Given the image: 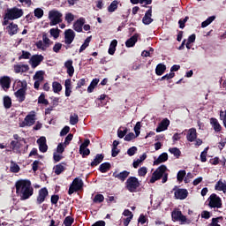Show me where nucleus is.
Segmentation results:
<instances>
[{
	"label": "nucleus",
	"instance_id": "nucleus-18",
	"mask_svg": "<svg viewBox=\"0 0 226 226\" xmlns=\"http://www.w3.org/2000/svg\"><path fill=\"white\" fill-rule=\"evenodd\" d=\"M26 90L25 88H19L15 92V97L18 99L19 103H23L26 101Z\"/></svg>",
	"mask_w": 226,
	"mask_h": 226
},
{
	"label": "nucleus",
	"instance_id": "nucleus-50",
	"mask_svg": "<svg viewBox=\"0 0 226 226\" xmlns=\"http://www.w3.org/2000/svg\"><path fill=\"white\" fill-rule=\"evenodd\" d=\"M34 17H36L38 19H41L43 17V10L41 8H36L34 10Z\"/></svg>",
	"mask_w": 226,
	"mask_h": 226
},
{
	"label": "nucleus",
	"instance_id": "nucleus-27",
	"mask_svg": "<svg viewBox=\"0 0 226 226\" xmlns=\"http://www.w3.org/2000/svg\"><path fill=\"white\" fill-rule=\"evenodd\" d=\"M167 161H168V154L163 153V154H160L156 160L154 161V166H158L159 164L166 162Z\"/></svg>",
	"mask_w": 226,
	"mask_h": 226
},
{
	"label": "nucleus",
	"instance_id": "nucleus-21",
	"mask_svg": "<svg viewBox=\"0 0 226 226\" xmlns=\"http://www.w3.org/2000/svg\"><path fill=\"white\" fill-rule=\"evenodd\" d=\"M5 30H7L8 35L13 36L18 34L19 26L18 25L12 22V23H10V25H8L5 27Z\"/></svg>",
	"mask_w": 226,
	"mask_h": 226
},
{
	"label": "nucleus",
	"instance_id": "nucleus-53",
	"mask_svg": "<svg viewBox=\"0 0 226 226\" xmlns=\"http://www.w3.org/2000/svg\"><path fill=\"white\" fill-rule=\"evenodd\" d=\"M21 56H19V60H21V59H30L31 58V53H29L28 51H21Z\"/></svg>",
	"mask_w": 226,
	"mask_h": 226
},
{
	"label": "nucleus",
	"instance_id": "nucleus-48",
	"mask_svg": "<svg viewBox=\"0 0 226 226\" xmlns=\"http://www.w3.org/2000/svg\"><path fill=\"white\" fill-rule=\"evenodd\" d=\"M94 203L97 204H101L102 202L104 201V196L102 194H96L95 197H94L93 200Z\"/></svg>",
	"mask_w": 226,
	"mask_h": 226
},
{
	"label": "nucleus",
	"instance_id": "nucleus-46",
	"mask_svg": "<svg viewBox=\"0 0 226 226\" xmlns=\"http://www.w3.org/2000/svg\"><path fill=\"white\" fill-rule=\"evenodd\" d=\"M73 222H75V219L73 217L67 216L64 219L63 224L64 226H72Z\"/></svg>",
	"mask_w": 226,
	"mask_h": 226
},
{
	"label": "nucleus",
	"instance_id": "nucleus-37",
	"mask_svg": "<svg viewBox=\"0 0 226 226\" xmlns=\"http://www.w3.org/2000/svg\"><path fill=\"white\" fill-rule=\"evenodd\" d=\"M98 83H100V79H94L91 81L90 85H88V87H87V93H93L94 91L96 85H98Z\"/></svg>",
	"mask_w": 226,
	"mask_h": 226
},
{
	"label": "nucleus",
	"instance_id": "nucleus-34",
	"mask_svg": "<svg viewBox=\"0 0 226 226\" xmlns=\"http://www.w3.org/2000/svg\"><path fill=\"white\" fill-rule=\"evenodd\" d=\"M165 70H167V67L163 64H159L156 65V68L154 69V72L157 76H162L165 72Z\"/></svg>",
	"mask_w": 226,
	"mask_h": 226
},
{
	"label": "nucleus",
	"instance_id": "nucleus-64",
	"mask_svg": "<svg viewBox=\"0 0 226 226\" xmlns=\"http://www.w3.org/2000/svg\"><path fill=\"white\" fill-rule=\"evenodd\" d=\"M201 218L208 220L209 218H211V213H209L208 211L201 212Z\"/></svg>",
	"mask_w": 226,
	"mask_h": 226
},
{
	"label": "nucleus",
	"instance_id": "nucleus-45",
	"mask_svg": "<svg viewBox=\"0 0 226 226\" xmlns=\"http://www.w3.org/2000/svg\"><path fill=\"white\" fill-rule=\"evenodd\" d=\"M186 176V171L185 170H181L177 173V180H178L179 183H182L184 181L185 177Z\"/></svg>",
	"mask_w": 226,
	"mask_h": 226
},
{
	"label": "nucleus",
	"instance_id": "nucleus-19",
	"mask_svg": "<svg viewBox=\"0 0 226 226\" xmlns=\"http://www.w3.org/2000/svg\"><path fill=\"white\" fill-rule=\"evenodd\" d=\"M73 61L72 60H67L65 63H64V67L67 69V73L70 78H72L73 74L75 73V68L73 67Z\"/></svg>",
	"mask_w": 226,
	"mask_h": 226
},
{
	"label": "nucleus",
	"instance_id": "nucleus-59",
	"mask_svg": "<svg viewBox=\"0 0 226 226\" xmlns=\"http://www.w3.org/2000/svg\"><path fill=\"white\" fill-rule=\"evenodd\" d=\"M87 84V80L85 79H79V82H77L76 90L81 88Z\"/></svg>",
	"mask_w": 226,
	"mask_h": 226
},
{
	"label": "nucleus",
	"instance_id": "nucleus-32",
	"mask_svg": "<svg viewBox=\"0 0 226 226\" xmlns=\"http://www.w3.org/2000/svg\"><path fill=\"white\" fill-rule=\"evenodd\" d=\"M117 40H112L109 44V48L108 49V54L110 56H114L115 51H117Z\"/></svg>",
	"mask_w": 226,
	"mask_h": 226
},
{
	"label": "nucleus",
	"instance_id": "nucleus-8",
	"mask_svg": "<svg viewBox=\"0 0 226 226\" xmlns=\"http://www.w3.org/2000/svg\"><path fill=\"white\" fill-rule=\"evenodd\" d=\"M83 186H84V182L81 179H79V177L74 178L71 185L69 186V190H68L69 196L72 195L77 192H79Z\"/></svg>",
	"mask_w": 226,
	"mask_h": 226
},
{
	"label": "nucleus",
	"instance_id": "nucleus-49",
	"mask_svg": "<svg viewBox=\"0 0 226 226\" xmlns=\"http://www.w3.org/2000/svg\"><path fill=\"white\" fill-rule=\"evenodd\" d=\"M223 220V217L220 216V217H217V218H212V222L211 223L208 224V226H221L219 224V221H222Z\"/></svg>",
	"mask_w": 226,
	"mask_h": 226
},
{
	"label": "nucleus",
	"instance_id": "nucleus-1",
	"mask_svg": "<svg viewBox=\"0 0 226 226\" xmlns=\"http://www.w3.org/2000/svg\"><path fill=\"white\" fill-rule=\"evenodd\" d=\"M16 194L20 197L21 200H26L33 196L34 189L32 183L26 179H20L15 183Z\"/></svg>",
	"mask_w": 226,
	"mask_h": 226
},
{
	"label": "nucleus",
	"instance_id": "nucleus-63",
	"mask_svg": "<svg viewBox=\"0 0 226 226\" xmlns=\"http://www.w3.org/2000/svg\"><path fill=\"white\" fill-rule=\"evenodd\" d=\"M40 161H34L32 163V170L36 172L38 170V165H40Z\"/></svg>",
	"mask_w": 226,
	"mask_h": 226
},
{
	"label": "nucleus",
	"instance_id": "nucleus-29",
	"mask_svg": "<svg viewBox=\"0 0 226 226\" xmlns=\"http://www.w3.org/2000/svg\"><path fill=\"white\" fill-rule=\"evenodd\" d=\"M24 122L27 123V126L29 127L32 126L36 123V115L34 114L26 115V117H25Z\"/></svg>",
	"mask_w": 226,
	"mask_h": 226
},
{
	"label": "nucleus",
	"instance_id": "nucleus-44",
	"mask_svg": "<svg viewBox=\"0 0 226 226\" xmlns=\"http://www.w3.org/2000/svg\"><path fill=\"white\" fill-rule=\"evenodd\" d=\"M78 123H79V115L74 113L73 115H71V117H69V124H71L72 125H76Z\"/></svg>",
	"mask_w": 226,
	"mask_h": 226
},
{
	"label": "nucleus",
	"instance_id": "nucleus-9",
	"mask_svg": "<svg viewBox=\"0 0 226 226\" xmlns=\"http://www.w3.org/2000/svg\"><path fill=\"white\" fill-rule=\"evenodd\" d=\"M209 200V207L211 208H222V199L217 196L216 194H211L208 198Z\"/></svg>",
	"mask_w": 226,
	"mask_h": 226
},
{
	"label": "nucleus",
	"instance_id": "nucleus-31",
	"mask_svg": "<svg viewBox=\"0 0 226 226\" xmlns=\"http://www.w3.org/2000/svg\"><path fill=\"white\" fill-rule=\"evenodd\" d=\"M15 73L26 72L29 71V66L27 64H16L14 67Z\"/></svg>",
	"mask_w": 226,
	"mask_h": 226
},
{
	"label": "nucleus",
	"instance_id": "nucleus-20",
	"mask_svg": "<svg viewBox=\"0 0 226 226\" xmlns=\"http://www.w3.org/2000/svg\"><path fill=\"white\" fill-rule=\"evenodd\" d=\"M139 34H134L131 38L127 39L125 41L126 48H132L136 45L137 41H139Z\"/></svg>",
	"mask_w": 226,
	"mask_h": 226
},
{
	"label": "nucleus",
	"instance_id": "nucleus-11",
	"mask_svg": "<svg viewBox=\"0 0 226 226\" xmlns=\"http://www.w3.org/2000/svg\"><path fill=\"white\" fill-rule=\"evenodd\" d=\"M145 8H148L147 11H146L145 16L142 18L143 25H150L153 23L154 19L151 18L153 16V7L143 5Z\"/></svg>",
	"mask_w": 226,
	"mask_h": 226
},
{
	"label": "nucleus",
	"instance_id": "nucleus-35",
	"mask_svg": "<svg viewBox=\"0 0 226 226\" xmlns=\"http://www.w3.org/2000/svg\"><path fill=\"white\" fill-rule=\"evenodd\" d=\"M109 170H111V164L109 162H103L99 166V171H101L102 174H105Z\"/></svg>",
	"mask_w": 226,
	"mask_h": 226
},
{
	"label": "nucleus",
	"instance_id": "nucleus-5",
	"mask_svg": "<svg viewBox=\"0 0 226 226\" xmlns=\"http://www.w3.org/2000/svg\"><path fill=\"white\" fill-rule=\"evenodd\" d=\"M24 15V11L18 7H13L11 9H7L5 11L4 17L10 20L19 19Z\"/></svg>",
	"mask_w": 226,
	"mask_h": 226
},
{
	"label": "nucleus",
	"instance_id": "nucleus-33",
	"mask_svg": "<svg viewBox=\"0 0 226 226\" xmlns=\"http://www.w3.org/2000/svg\"><path fill=\"white\" fill-rule=\"evenodd\" d=\"M215 190H217L218 192H223V193H225L226 184L222 183V179L218 180L217 183H215Z\"/></svg>",
	"mask_w": 226,
	"mask_h": 226
},
{
	"label": "nucleus",
	"instance_id": "nucleus-23",
	"mask_svg": "<svg viewBox=\"0 0 226 226\" xmlns=\"http://www.w3.org/2000/svg\"><path fill=\"white\" fill-rule=\"evenodd\" d=\"M104 160V154H95V157L94 158V161L91 162L90 166L91 168H94L102 163Z\"/></svg>",
	"mask_w": 226,
	"mask_h": 226
},
{
	"label": "nucleus",
	"instance_id": "nucleus-22",
	"mask_svg": "<svg viewBox=\"0 0 226 226\" xmlns=\"http://www.w3.org/2000/svg\"><path fill=\"white\" fill-rule=\"evenodd\" d=\"M64 87H65V97H70L72 93V81L71 79H65L64 83Z\"/></svg>",
	"mask_w": 226,
	"mask_h": 226
},
{
	"label": "nucleus",
	"instance_id": "nucleus-13",
	"mask_svg": "<svg viewBox=\"0 0 226 226\" xmlns=\"http://www.w3.org/2000/svg\"><path fill=\"white\" fill-rule=\"evenodd\" d=\"M44 57L42 55H33L30 57V65H32V68H37V66H39L41 64V63H42Z\"/></svg>",
	"mask_w": 226,
	"mask_h": 226
},
{
	"label": "nucleus",
	"instance_id": "nucleus-51",
	"mask_svg": "<svg viewBox=\"0 0 226 226\" xmlns=\"http://www.w3.org/2000/svg\"><path fill=\"white\" fill-rule=\"evenodd\" d=\"M79 154L82 155V158H86L90 154V149L88 148H79Z\"/></svg>",
	"mask_w": 226,
	"mask_h": 226
},
{
	"label": "nucleus",
	"instance_id": "nucleus-2",
	"mask_svg": "<svg viewBox=\"0 0 226 226\" xmlns=\"http://www.w3.org/2000/svg\"><path fill=\"white\" fill-rule=\"evenodd\" d=\"M165 171H167V166L165 165H162L159 168L156 169V170L154 171V173H152V177L150 179V183L154 184L159 180H162V184L167 183L168 181V173H166Z\"/></svg>",
	"mask_w": 226,
	"mask_h": 226
},
{
	"label": "nucleus",
	"instance_id": "nucleus-14",
	"mask_svg": "<svg viewBox=\"0 0 226 226\" xmlns=\"http://www.w3.org/2000/svg\"><path fill=\"white\" fill-rule=\"evenodd\" d=\"M173 191H175L174 198H176V200H185L189 194L186 189H176V187H174Z\"/></svg>",
	"mask_w": 226,
	"mask_h": 226
},
{
	"label": "nucleus",
	"instance_id": "nucleus-7",
	"mask_svg": "<svg viewBox=\"0 0 226 226\" xmlns=\"http://www.w3.org/2000/svg\"><path fill=\"white\" fill-rule=\"evenodd\" d=\"M76 34L75 32L69 28L64 31V43H65V49H71V44H72L73 41H75Z\"/></svg>",
	"mask_w": 226,
	"mask_h": 226
},
{
	"label": "nucleus",
	"instance_id": "nucleus-6",
	"mask_svg": "<svg viewBox=\"0 0 226 226\" xmlns=\"http://www.w3.org/2000/svg\"><path fill=\"white\" fill-rule=\"evenodd\" d=\"M63 14L56 10H51L49 11V26H55L57 24L62 23Z\"/></svg>",
	"mask_w": 226,
	"mask_h": 226
},
{
	"label": "nucleus",
	"instance_id": "nucleus-41",
	"mask_svg": "<svg viewBox=\"0 0 226 226\" xmlns=\"http://www.w3.org/2000/svg\"><path fill=\"white\" fill-rule=\"evenodd\" d=\"M38 104H42L44 106L49 105V101L45 98V93H41L40 97H38Z\"/></svg>",
	"mask_w": 226,
	"mask_h": 226
},
{
	"label": "nucleus",
	"instance_id": "nucleus-43",
	"mask_svg": "<svg viewBox=\"0 0 226 226\" xmlns=\"http://www.w3.org/2000/svg\"><path fill=\"white\" fill-rule=\"evenodd\" d=\"M43 75H45L44 71H38L35 72L34 76H33V79L37 81H43Z\"/></svg>",
	"mask_w": 226,
	"mask_h": 226
},
{
	"label": "nucleus",
	"instance_id": "nucleus-16",
	"mask_svg": "<svg viewBox=\"0 0 226 226\" xmlns=\"http://www.w3.org/2000/svg\"><path fill=\"white\" fill-rule=\"evenodd\" d=\"M131 174L128 170H124L118 173L117 171L113 172L112 177L117 178L119 181L124 182L128 178L129 175Z\"/></svg>",
	"mask_w": 226,
	"mask_h": 226
},
{
	"label": "nucleus",
	"instance_id": "nucleus-61",
	"mask_svg": "<svg viewBox=\"0 0 226 226\" xmlns=\"http://www.w3.org/2000/svg\"><path fill=\"white\" fill-rule=\"evenodd\" d=\"M134 132L135 135L138 137L140 134V122H137L134 126Z\"/></svg>",
	"mask_w": 226,
	"mask_h": 226
},
{
	"label": "nucleus",
	"instance_id": "nucleus-40",
	"mask_svg": "<svg viewBox=\"0 0 226 226\" xmlns=\"http://www.w3.org/2000/svg\"><path fill=\"white\" fill-rule=\"evenodd\" d=\"M215 19H216L215 16L209 17L208 19H206V21L201 22V28H206L207 26L211 25V23L214 22Z\"/></svg>",
	"mask_w": 226,
	"mask_h": 226
},
{
	"label": "nucleus",
	"instance_id": "nucleus-25",
	"mask_svg": "<svg viewBox=\"0 0 226 226\" xmlns=\"http://www.w3.org/2000/svg\"><path fill=\"white\" fill-rule=\"evenodd\" d=\"M84 24H85L84 18H80L79 19H77V21L74 22V24H73L74 31H76L77 33L82 32V26H84Z\"/></svg>",
	"mask_w": 226,
	"mask_h": 226
},
{
	"label": "nucleus",
	"instance_id": "nucleus-26",
	"mask_svg": "<svg viewBox=\"0 0 226 226\" xmlns=\"http://www.w3.org/2000/svg\"><path fill=\"white\" fill-rule=\"evenodd\" d=\"M187 141L194 142L197 139V130L195 128H190L189 133L186 135Z\"/></svg>",
	"mask_w": 226,
	"mask_h": 226
},
{
	"label": "nucleus",
	"instance_id": "nucleus-12",
	"mask_svg": "<svg viewBox=\"0 0 226 226\" xmlns=\"http://www.w3.org/2000/svg\"><path fill=\"white\" fill-rule=\"evenodd\" d=\"M11 87V78L9 76L0 77V87L4 89V92H8Z\"/></svg>",
	"mask_w": 226,
	"mask_h": 226
},
{
	"label": "nucleus",
	"instance_id": "nucleus-17",
	"mask_svg": "<svg viewBox=\"0 0 226 226\" xmlns=\"http://www.w3.org/2000/svg\"><path fill=\"white\" fill-rule=\"evenodd\" d=\"M37 145L40 149L41 153H47L48 152V144L46 143V138L45 137H41L40 139H37Z\"/></svg>",
	"mask_w": 226,
	"mask_h": 226
},
{
	"label": "nucleus",
	"instance_id": "nucleus-38",
	"mask_svg": "<svg viewBox=\"0 0 226 226\" xmlns=\"http://www.w3.org/2000/svg\"><path fill=\"white\" fill-rule=\"evenodd\" d=\"M119 2L117 0H113L112 3H110L109 6H108V12L112 13L116 11L118 8Z\"/></svg>",
	"mask_w": 226,
	"mask_h": 226
},
{
	"label": "nucleus",
	"instance_id": "nucleus-30",
	"mask_svg": "<svg viewBox=\"0 0 226 226\" xmlns=\"http://www.w3.org/2000/svg\"><path fill=\"white\" fill-rule=\"evenodd\" d=\"M64 165H66L65 162H61V163L56 164V165L54 166L55 175L60 176V174H62L63 171L65 170V168H64Z\"/></svg>",
	"mask_w": 226,
	"mask_h": 226
},
{
	"label": "nucleus",
	"instance_id": "nucleus-56",
	"mask_svg": "<svg viewBox=\"0 0 226 226\" xmlns=\"http://www.w3.org/2000/svg\"><path fill=\"white\" fill-rule=\"evenodd\" d=\"M125 139H124L125 141H132V139L138 138L139 136L135 135L133 132H129V134H126Z\"/></svg>",
	"mask_w": 226,
	"mask_h": 226
},
{
	"label": "nucleus",
	"instance_id": "nucleus-36",
	"mask_svg": "<svg viewBox=\"0 0 226 226\" xmlns=\"http://www.w3.org/2000/svg\"><path fill=\"white\" fill-rule=\"evenodd\" d=\"M62 84L57 81L52 82V92H54L55 94H59L60 92H62Z\"/></svg>",
	"mask_w": 226,
	"mask_h": 226
},
{
	"label": "nucleus",
	"instance_id": "nucleus-47",
	"mask_svg": "<svg viewBox=\"0 0 226 226\" xmlns=\"http://www.w3.org/2000/svg\"><path fill=\"white\" fill-rule=\"evenodd\" d=\"M170 153L176 156L177 158H179L181 156V151L177 147H171L170 148Z\"/></svg>",
	"mask_w": 226,
	"mask_h": 226
},
{
	"label": "nucleus",
	"instance_id": "nucleus-42",
	"mask_svg": "<svg viewBox=\"0 0 226 226\" xmlns=\"http://www.w3.org/2000/svg\"><path fill=\"white\" fill-rule=\"evenodd\" d=\"M60 33H61V30H59V28H51V29H49V35L54 37L55 40L59 38Z\"/></svg>",
	"mask_w": 226,
	"mask_h": 226
},
{
	"label": "nucleus",
	"instance_id": "nucleus-39",
	"mask_svg": "<svg viewBox=\"0 0 226 226\" xmlns=\"http://www.w3.org/2000/svg\"><path fill=\"white\" fill-rule=\"evenodd\" d=\"M12 106V101L10 96L4 97V107L5 109H10Z\"/></svg>",
	"mask_w": 226,
	"mask_h": 226
},
{
	"label": "nucleus",
	"instance_id": "nucleus-28",
	"mask_svg": "<svg viewBox=\"0 0 226 226\" xmlns=\"http://www.w3.org/2000/svg\"><path fill=\"white\" fill-rule=\"evenodd\" d=\"M210 124H211V126H212V128H214L215 132H222V124H220L219 121L216 118L212 117L210 119Z\"/></svg>",
	"mask_w": 226,
	"mask_h": 226
},
{
	"label": "nucleus",
	"instance_id": "nucleus-4",
	"mask_svg": "<svg viewBox=\"0 0 226 226\" xmlns=\"http://www.w3.org/2000/svg\"><path fill=\"white\" fill-rule=\"evenodd\" d=\"M53 43L54 41L48 37V34L42 33V40L35 42V47H37V49L46 51L51 45H53Z\"/></svg>",
	"mask_w": 226,
	"mask_h": 226
},
{
	"label": "nucleus",
	"instance_id": "nucleus-62",
	"mask_svg": "<svg viewBox=\"0 0 226 226\" xmlns=\"http://www.w3.org/2000/svg\"><path fill=\"white\" fill-rule=\"evenodd\" d=\"M68 132H70V126H64V128L60 132V136H66Z\"/></svg>",
	"mask_w": 226,
	"mask_h": 226
},
{
	"label": "nucleus",
	"instance_id": "nucleus-58",
	"mask_svg": "<svg viewBox=\"0 0 226 226\" xmlns=\"http://www.w3.org/2000/svg\"><path fill=\"white\" fill-rule=\"evenodd\" d=\"M75 19V16H73L72 13H68L65 14V21H67V23H72V21Z\"/></svg>",
	"mask_w": 226,
	"mask_h": 226
},
{
	"label": "nucleus",
	"instance_id": "nucleus-60",
	"mask_svg": "<svg viewBox=\"0 0 226 226\" xmlns=\"http://www.w3.org/2000/svg\"><path fill=\"white\" fill-rule=\"evenodd\" d=\"M137 153V147H132L131 148L127 149V155L133 156Z\"/></svg>",
	"mask_w": 226,
	"mask_h": 226
},
{
	"label": "nucleus",
	"instance_id": "nucleus-52",
	"mask_svg": "<svg viewBox=\"0 0 226 226\" xmlns=\"http://www.w3.org/2000/svg\"><path fill=\"white\" fill-rule=\"evenodd\" d=\"M10 171L13 174H18L19 171H20V167L18 164L13 163L12 166L10 167Z\"/></svg>",
	"mask_w": 226,
	"mask_h": 226
},
{
	"label": "nucleus",
	"instance_id": "nucleus-54",
	"mask_svg": "<svg viewBox=\"0 0 226 226\" xmlns=\"http://www.w3.org/2000/svg\"><path fill=\"white\" fill-rule=\"evenodd\" d=\"M73 139V134L69 133L65 139L64 140V146L67 147L70 145L71 141Z\"/></svg>",
	"mask_w": 226,
	"mask_h": 226
},
{
	"label": "nucleus",
	"instance_id": "nucleus-3",
	"mask_svg": "<svg viewBox=\"0 0 226 226\" xmlns=\"http://www.w3.org/2000/svg\"><path fill=\"white\" fill-rule=\"evenodd\" d=\"M140 182L136 177H131L125 181V189L131 193L139 192Z\"/></svg>",
	"mask_w": 226,
	"mask_h": 226
},
{
	"label": "nucleus",
	"instance_id": "nucleus-57",
	"mask_svg": "<svg viewBox=\"0 0 226 226\" xmlns=\"http://www.w3.org/2000/svg\"><path fill=\"white\" fill-rule=\"evenodd\" d=\"M62 43L55 42L54 48H52V51L55 53H59V51L62 49Z\"/></svg>",
	"mask_w": 226,
	"mask_h": 226
},
{
	"label": "nucleus",
	"instance_id": "nucleus-10",
	"mask_svg": "<svg viewBox=\"0 0 226 226\" xmlns=\"http://www.w3.org/2000/svg\"><path fill=\"white\" fill-rule=\"evenodd\" d=\"M171 219H173L174 222H181L182 223L186 222L187 224H190V221H187L186 216L184 215L181 211L174 210L171 212Z\"/></svg>",
	"mask_w": 226,
	"mask_h": 226
},
{
	"label": "nucleus",
	"instance_id": "nucleus-24",
	"mask_svg": "<svg viewBox=\"0 0 226 226\" xmlns=\"http://www.w3.org/2000/svg\"><path fill=\"white\" fill-rule=\"evenodd\" d=\"M170 120L165 118L162 119V121L159 124V126H157L156 128V132H164L165 130L168 129V126H170Z\"/></svg>",
	"mask_w": 226,
	"mask_h": 226
},
{
	"label": "nucleus",
	"instance_id": "nucleus-55",
	"mask_svg": "<svg viewBox=\"0 0 226 226\" xmlns=\"http://www.w3.org/2000/svg\"><path fill=\"white\" fill-rule=\"evenodd\" d=\"M146 174H147V168L142 167L138 170V176H139L140 177H144Z\"/></svg>",
	"mask_w": 226,
	"mask_h": 226
},
{
	"label": "nucleus",
	"instance_id": "nucleus-15",
	"mask_svg": "<svg viewBox=\"0 0 226 226\" xmlns=\"http://www.w3.org/2000/svg\"><path fill=\"white\" fill-rule=\"evenodd\" d=\"M49 196V192L46 187L38 191L37 204L41 205L45 201V199Z\"/></svg>",
	"mask_w": 226,
	"mask_h": 226
}]
</instances>
